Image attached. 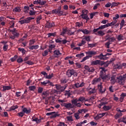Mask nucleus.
Returning <instances> with one entry per match:
<instances>
[{
  "label": "nucleus",
  "instance_id": "37",
  "mask_svg": "<svg viewBox=\"0 0 126 126\" xmlns=\"http://www.w3.org/2000/svg\"><path fill=\"white\" fill-rule=\"evenodd\" d=\"M24 113L23 112V111L21 112H19L17 114V117H19V118H23V117L24 116Z\"/></svg>",
  "mask_w": 126,
  "mask_h": 126
},
{
  "label": "nucleus",
  "instance_id": "48",
  "mask_svg": "<svg viewBox=\"0 0 126 126\" xmlns=\"http://www.w3.org/2000/svg\"><path fill=\"white\" fill-rule=\"evenodd\" d=\"M52 77H54V74L52 73L51 74L47 75L46 76H45V78L47 79H51Z\"/></svg>",
  "mask_w": 126,
  "mask_h": 126
},
{
  "label": "nucleus",
  "instance_id": "63",
  "mask_svg": "<svg viewBox=\"0 0 126 126\" xmlns=\"http://www.w3.org/2000/svg\"><path fill=\"white\" fill-rule=\"evenodd\" d=\"M83 33L84 34H86L87 35H88V34H89V33H90V31L87 30V29H84Z\"/></svg>",
  "mask_w": 126,
  "mask_h": 126
},
{
  "label": "nucleus",
  "instance_id": "22",
  "mask_svg": "<svg viewBox=\"0 0 126 126\" xmlns=\"http://www.w3.org/2000/svg\"><path fill=\"white\" fill-rule=\"evenodd\" d=\"M48 47H49L48 51L49 53H52V50L56 48V45L55 44H51L49 45Z\"/></svg>",
  "mask_w": 126,
  "mask_h": 126
},
{
  "label": "nucleus",
  "instance_id": "7",
  "mask_svg": "<svg viewBox=\"0 0 126 126\" xmlns=\"http://www.w3.org/2000/svg\"><path fill=\"white\" fill-rule=\"evenodd\" d=\"M107 27H109L108 24L101 26L97 29H94L93 30V33H96V32H98V30H103V29H105V28H107Z\"/></svg>",
  "mask_w": 126,
  "mask_h": 126
},
{
  "label": "nucleus",
  "instance_id": "6",
  "mask_svg": "<svg viewBox=\"0 0 126 126\" xmlns=\"http://www.w3.org/2000/svg\"><path fill=\"white\" fill-rule=\"evenodd\" d=\"M100 77L101 78V79L103 80V81H109L110 79H111V75L110 74H108L107 75H104V74H101L99 75Z\"/></svg>",
  "mask_w": 126,
  "mask_h": 126
},
{
  "label": "nucleus",
  "instance_id": "21",
  "mask_svg": "<svg viewBox=\"0 0 126 126\" xmlns=\"http://www.w3.org/2000/svg\"><path fill=\"white\" fill-rule=\"evenodd\" d=\"M40 83L42 86H47V85H48L49 83H50V80H46L43 82H41Z\"/></svg>",
  "mask_w": 126,
  "mask_h": 126
},
{
  "label": "nucleus",
  "instance_id": "1",
  "mask_svg": "<svg viewBox=\"0 0 126 126\" xmlns=\"http://www.w3.org/2000/svg\"><path fill=\"white\" fill-rule=\"evenodd\" d=\"M117 80L119 84L120 85H124L126 80V74L120 75L119 77H117Z\"/></svg>",
  "mask_w": 126,
  "mask_h": 126
},
{
  "label": "nucleus",
  "instance_id": "59",
  "mask_svg": "<svg viewBox=\"0 0 126 126\" xmlns=\"http://www.w3.org/2000/svg\"><path fill=\"white\" fill-rule=\"evenodd\" d=\"M29 14H30V15H31V16L35 15V14H36V11H34L31 10H30Z\"/></svg>",
  "mask_w": 126,
  "mask_h": 126
},
{
  "label": "nucleus",
  "instance_id": "52",
  "mask_svg": "<svg viewBox=\"0 0 126 126\" xmlns=\"http://www.w3.org/2000/svg\"><path fill=\"white\" fill-rule=\"evenodd\" d=\"M123 116V113H120V114H116L115 116V119H116V120L117 119H119V118H120V117H122Z\"/></svg>",
  "mask_w": 126,
  "mask_h": 126
},
{
  "label": "nucleus",
  "instance_id": "19",
  "mask_svg": "<svg viewBox=\"0 0 126 126\" xmlns=\"http://www.w3.org/2000/svg\"><path fill=\"white\" fill-rule=\"evenodd\" d=\"M110 78L111 84H112V85H114V84H115V83H116L117 82V80H116V76H112L111 77H110Z\"/></svg>",
  "mask_w": 126,
  "mask_h": 126
},
{
  "label": "nucleus",
  "instance_id": "3",
  "mask_svg": "<svg viewBox=\"0 0 126 126\" xmlns=\"http://www.w3.org/2000/svg\"><path fill=\"white\" fill-rule=\"evenodd\" d=\"M106 40H107L108 41L105 43V46L107 49H110V45L112 44V42H115V41L116 40V38L114 37H108L106 39Z\"/></svg>",
  "mask_w": 126,
  "mask_h": 126
},
{
  "label": "nucleus",
  "instance_id": "28",
  "mask_svg": "<svg viewBox=\"0 0 126 126\" xmlns=\"http://www.w3.org/2000/svg\"><path fill=\"white\" fill-rule=\"evenodd\" d=\"M29 49L32 50H34V49H35V50H37V49H39V45H36L31 46L30 47H29Z\"/></svg>",
  "mask_w": 126,
  "mask_h": 126
},
{
  "label": "nucleus",
  "instance_id": "2",
  "mask_svg": "<svg viewBox=\"0 0 126 126\" xmlns=\"http://www.w3.org/2000/svg\"><path fill=\"white\" fill-rule=\"evenodd\" d=\"M35 19V18L32 17H29L25 18L24 20H21L19 21V23H20L22 25V24H26L27 23H30L31 20Z\"/></svg>",
  "mask_w": 126,
  "mask_h": 126
},
{
  "label": "nucleus",
  "instance_id": "61",
  "mask_svg": "<svg viewBox=\"0 0 126 126\" xmlns=\"http://www.w3.org/2000/svg\"><path fill=\"white\" fill-rule=\"evenodd\" d=\"M41 19H42V17L41 16H39V17L37 18V19H36V23L37 24H40V21L41 20Z\"/></svg>",
  "mask_w": 126,
  "mask_h": 126
},
{
  "label": "nucleus",
  "instance_id": "26",
  "mask_svg": "<svg viewBox=\"0 0 126 126\" xmlns=\"http://www.w3.org/2000/svg\"><path fill=\"white\" fill-rule=\"evenodd\" d=\"M114 68L115 69H122V66H121V63H118L114 66Z\"/></svg>",
  "mask_w": 126,
  "mask_h": 126
},
{
  "label": "nucleus",
  "instance_id": "50",
  "mask_svg": "<svg viewBox=\"0 0 126 126\" xmlns=\"http://www.w3.org/2000/svg\"><path fill=\"white\" fill-rule=\"evenodd\" d=\"M48 37L50 38V37H52V36H53V37H55L56 35V32H52V33H48Z\"/></svg>",
  "mask_w": 126,
  "mask_h": 126
},
{
  "label": "nucleus",
  "instance_id": "40",
  "mask_svg": "<svg viewBox=\"0 0 126 126\" xmlns=\"http://www.w3.org/2000/svg\"><path fill=\"white\" fill-rule=\"evenodd\" d=\"M83 40H86L87 42H90L91 41V37L90 36H84Z\"/></svg>",
  "mask_w": 126,
  "mask_h": 126
},
{
  "label": "nucleus",
  "instance_id": "35",
  "mask_svg": "<svg viewBox=\"0 0 126 126\" xmlns=\"http://www.w3.org/2000/svg\"><path fill=\"white\" fill-rule=\"evenodd\" d=\"M111 108L112 107L110 106H106V105H104L103 107V109L104 111H109V110H111Z\"/></svg>",
  "mask_w": 126,
  "mask_h": 126
},
{
  "label": "nucleus",
  "instance_id": "14",
  "mask_svg": "<svg viewBox=\"0 0 126 126\" xmlns=\"http://www.w3.org/2000/svg\"><path fill=\"white\" fill-rule=\"evenodd\" d=\"M16 29H14L13 30H10V32H12V34H13V36L15 37V38H17L18 37H19V33L18 32H16Z\"/></svg>",
  "mask_w": 126,
  "mask_h": 126
},
{
  "label": "nucleus",
  "instance_id": "39",
  "mask_svg": "<svg viewBox=\"0 0 126 126\" xmlns=\"http://www.w3.org/2000/svg\"><path fill=\"white\" fill-rule=\"evenodd\" d=\"M88 48H94V47H96V45H97V44L96 43H92L90 44L89 43H88Z\"/></svg>",
  "mask_w": 126,
  "mask_h": 126
},
{
  "label": "nucleus",
  "instance_id": "33",
  "mask_svg": "<svg viewBox=\"0 0 126 126\" xmlns=\"http://www.w3.org/2000/svg\"><path fill=\"white\" fill-rule=\"evenodd\" d=\"M49 95L48 92H43L42 94L43 99H46V97H47Z\"/></svg>",
  "mask_w": 126,
  "mask_h": 126
},
{
  "label": "nucleus",
  "instance_id": "32",
  "mask_svg": "<svg viewBox=\"0 0 126 126\" xmlns=\"http://www.w3.org/2000/svg\"><path fill=\"white\" fill-rule=\"evenodd\" d=\"M117 21L114 20V21H112L110 23H107V25H108V27H110V26H113L115 25L116 23H117Z\"/></svg>",
  "mask_w": 126,
  "mask_h": 126
},
{
  "label": "nucleus",
  "instance_id": "13",
  "mask_svg": "<svg viewBox=\"0 0 126 126\" xmlns=\"http://www.w3.org/2000/svg\"><path fill=\"white\" fill-rule=\"evenodd\" d=\"M55 26V22H47L45 24V27L46 28H52V27H54Z\"/></svg>",
  "mask_w": 126,
  "mask_h": 126
},
{
  "label": "nucleus",
  "instance_id": "45",
  "mask_svg": "<svg viewBox=\"0 0 126 126\" xmlns=\"http://www.w3.org/2000/svg\"><path fill=\"white\" fill-rule=\"evenodd\" d=\"M10 26V28H13L14 27V25L15 23H14V21H11L9 23Z\"/></svg>",
  "mask_w": 126,
  "mask_h": 126
},
{
  "label": "nucleus",
  "instance_id": "46",
  "mask_svg": "<svg viewBox=\"0 0 126 126\" xmlns=\"http://www.w3.org/2000/svg\"><path fill=\"white\" fill-rule=\"evenodd\" d=\"M49 49L48 50H46L44 51L43 53H42V56L43 57H46V56H48V54H49Z\"/></svg>",
  "mask_w": 126,
  "mask_h": 126
},
{
  "label": "nucleus",
  "instance_id": "42",
  "mask_svg": "<svg viewBox=\"0 0 126 126\" xmlns=\"http://www.w3.org/2000/svg\"><path fill=\"white\" fill-rule=\"evenodd\" d=\"M117 39L118 41H122V40H124L125 37L123 35L120 34L118 35Z\"/></svg>",
  "mask_w": 126,
  "mask_h": 126
},
{
  "label": "nucleus",
  "instance_id": "57",
  "mask_svg": "<svg viewBox=\"0 0 126 126\" xmlns=\"http://www.w3.org/2000/svg\"><path fill=\"white\" fill-rule=\"evenodd\" d=\"M61 84H65V83H66L67 82V80L66 79L64 78L61 80Z\"/></svg>",
  "mask_w": 126,
  "mask_h": 126
},
{
  "label": "nucleus",
  "instance_id": "64",
  "mask_svg": "<svg viewBox=\"0 0 126 126\" xmlns=\"http://www.w3.org/2000/svg\"><path fill=\"white\" fill-rule=\"evenodd\" d=\"M44 90V89L42 87H39L38 89V93H42L43 92V91Z\"/></svg>",
  "mask_w": 126,
  "mask_h": 126
},
{
  "label": "nucleus",
  "instance_id": "24",
  "mask_svg": "<svg viewBox=\"0 0 126 126\" xmlns=\"http://www.w3.org/2000/svg\"><path fill=\"white\" fill-rule=\"evenodd\" d=\"M95 34V35H98V36H104L105 35V32H104V31L100 30L97 32V33H96V32L94 33Z\"/></svg>",
  "mask_w": 126,
  "mask_h": 126
},
{
  "label": "nucleus",
  "instance_id": "4",
  "mask_svg": "<svg viewBox=\"0 0 126 126\" xmlns=\"http://www.w3.org/2000/svg\"><path fill=\"white\" fill-rule=\"evenodd\" d=\"M66 75L68 76V77H71L72 75H74V76H77V73L75 72L74 70L71 69H69L66 71Z\"/></svg>",
  "mask_w": 126,
  "mask_h": 126
},
{
  "label": "nucleus",
  "instance_id": "27",
  "mask_svg": "<svg viewBox=\"0 0 126 126\" xmlns=\"http://www.w3.org/2000/svg\"><path fill=\"white\" fill-rule=\"evenodd\" d=\"M54 55L56 56L57 57H59V56H61L62 55V53H61V52L59 50H56L53 52Z\"/></svg>",
  "mask_w": 126,
  "mask_h": 126
},
{
  "label": "nucleus",
  "instance_id": "12",
  "mask_svg": "<svg viewBox=\"0 0 126 126\" xmlns=\"http://www.w3.org/2000/svg\"><path fill=\"white\" fill-rule=\"evenodd\" d=\"M55 14H58L59 16H62L63 15H66V13L64 12V11H54Z\"/></svg>",
  "mask_w": 126,
  "mask_h": 126
},
{
  "label": "nucleus",
  "instance_id": "55",
  "mask_svg": "<svg viewBox=\"0 0 126 126\" xmlns=\"http://www.w3.org/2000/svg\"><path fill=\"white\" fill-rule=\"evenodd\" d=\"M77 102H78V99H77V98H76L75 99H72L71 100L72 104H74V105H76V104L77 103Z\"/></svg>",
  "mask_w": 126,
  "mask_h": 126
},
{
  "label": "nucleus",
  "instance_id": "18",
  "mask_svg": "<svg viewBox=\"0 0 126 126\" xmlns=\"http://www.w3.org/2000/svg\"><path fill=\"white\" fill-rule=\"evenodd\" d=\"M87 55L88 56H95V55H97V52L95 51H90L87 52Z\"/></svg>",
  "mask_w": 126,
  "mask_h": 126
},
{
  "label": "nucleus",
  "instance_id": "17",
  "mask_svg": "<svg viewBox=\"0 0 126 126\" xmlns=\"http://www.w3.org/2000/svg\"><path fill=\"white\" fill-rule=\"evenodd\" d=\"M22 112H24V114H30L31 113V109H27V108L25 107L22 109Z\"/></svg>",
  "mask_w": 126,
  "mask_h": 126
},
{
  "label": "nucleus",
  "instance_id": "62",
  "mask_svg": "<svg viewBox=\"0 0 126 126\" xmlns=\"http://www.w3.org/2000/svg\"><path fill=\"white\" fill-rule=\"evenodd\" d=\"M47 1H41V0H39V4H40V5H44V4H45L46 3Z\"/></svg>",
  "mask_w": 126,
  "mask_h": 126
},
{
  "label": "nucleus",
  "instance_id": "23",
  "mask_svg": "<svg viewBox=\"0 0 126 126\" xmlns=\"http://www.w3.org/2000/svg\"><path fill=\"white\" fill-rule=\"evenodd\" d=\"M64 95L65 96H68V98L70 97V96H71L72 95L71 91L70 90L65 91Z\"/></svg>",
  "mask_w": 126,
  "mask_h": 126
},
{
  "label": "nucleus",
  "instance_id": "54",
  "mask_svg": "<svg viewBox=\"0 0 126 126\" xmlns=\"http://www.w3.org/2000/svg\"><path fill=\"white\" fill-rule=\"evenodd\" d=\"M120 4V2H114L111 4V7H114L115 6H118Z\"/></svg>",
  "mask_w": 126,
  "mask_h": 126
},
{
  "label": "nucleus",
  "instance_id": "49",
  "mask_svg": "<svg viewBox=\"0 0 126 126\" xmlns=\"http://www.w3.org/2000/svg\"><path fill=\"white\" fill-rule=\"evenodd\" d=\"M67 35H68V36H71L72 35H74V32H71L69 30H67Z\"/></svg>",
  "mask_w": 126,
  "mask_h": 126
},
{
  "label": "nucleus",
  "instance_id": "43",
  "mask_svg": "<svg viewBox=\"0 0 126 126\" xmlns=\"http://www.w3.org/2000/svg\"><path fill=\"white\" fill-rule=\"evenodd\" d=\"M84 100H85V97L83 96H80L78 99V102H81L83 103L84 102Z\"/></svg>",
  "mask_w": 126,
  "mask_h": 126
},
{
  "label": "nucleus",
  "instance_id": "58",
  "mask_svg": "<svg viewBox=\"0 0 126 126\" xmlns=\"http://www.w3.org/2000/svg\"><path fill=\"white\" fill-rule=\"evenodd\" d=\"M74 117L76 120H79L80 119V117H79V113H75Z\"/></svg>",
  "mask_w": 126,
  "mask_h": 126
},
{
  "label": "nucleus",
  "instance_id": "53",
  "mask_svg": "<svg viewBox=\"0 0 126 126\" xmlns=\"http://www.w3.org/2000/svg\"><path fill=\"white\" fill-rule=\"evenodd\" d=\"M67 32V30H66V29H63V31L60 34V35H61V36H64V34H65V33H66Z\"/></svg>",
  "mask_w": 126,
  "mask_h": 126
},
{
  "label": "nucleus",
  "instance_id": "47",
  "mask_svg": "<svg viewBox=\"0 0 126 126\" xmlns=\"http://www.w3.org/2000/svg\"><path fill=\"white\" fill-rule=\"evenodd\" d=\"M35 43V39H31L29 41V46H32Z\"/></svg>",
  "mask_w": 126,
  "mask_h": 126
},
{
  "label": "nucleus",
  "instance_id": "9",
  "mask_svg": "<svg viewBox=\"0 0 126 126\" xmlns=\"http://www.w3.org/2000/svg\"><path fill=\"white\" fill-rule=\"evenodd\" d=\"M46 116H52V118H57V117H60V114L58 112L56 113V112H49L46 114Z\"/></svg>",
  "mask_w": 126,
  "mask_h": 126
},
{
  "label": "nucleus",
  "instance_id": "34",
  "mask_svg": "<svg viewBox=\"0 0 126 126\" xmlns=\"http://www.w3.org/2000/svg\"><path fill=\"white\" fill-rule=\"evenodd\" d=\"M90 58H92V56H87L84 57L83 60L81 61V63H83L86 61V60H88V59H90Z\"/></svg>",
  "mask_w": 126,
  "mask_h": 126
},
{
  "label": "nucleus",
  "instance_id": "30",
  "mask_svg": "<svg viewBox=\"0 0 126 126\" xmlns=\"http://www.w3.org/2000/svg\"><path fill=\"white\" fill-rule=\"evenodd\" d=\"M16 109H18V106L17 105H14L11 106L9 109V112H11V111H14V110H16Z\"/></svg>",
  "mask_w": 126,
  "mask_h": 126
},
{
  "label": "nucleus",
  "instance_id": "31",
  "mask_svg": "<svg viewBox=\"0 0 126 126\" xmlns=\"http://www.w3.org/2000/svg\"><path fill=\"white\" fill-rule=\"evenodd\" d=\"M14 12H20L21 11V9L20 7H16L13 9Z\"/></svg>",
  "mask_w": 126,
  "mask_h": 126
},
{
  "label": "nucleus",
  "instance_id": "56",
  "mask_svg": "<svg viewBox=\"0 0 126 126\" xmlns=\"http://www.w3.org/2000/svg\"><path fill=\"white\" fill-rule=\"evenodd\" d=\"M85 44H86V41H85V40H82L81 41V43H79L78 44V46H79V47H81V46H82V45H85Z\"/></svg>",
  "mask_w": 126,
  "mask_h": 126
},
{
  "label": "nucleus",
  "instance_id": "10",
  "mask_svg": "<svg viewBox=\"0 0 126 126\" xmlns=\"http://www.w3.org/2000/svg\"><path fill=\"white\" fill-rule=\"evenodd\" d=\"M62 38H57L56 39V43H60V44H63V45H65V44H66L67 43V40L66 39H63L62 40Z\"/></svg>",
  "mask_w": 126,
  "mask_h": 126
},
{
  "label": "nucleus",
  "instance_id": "25",
  "mask_svg": "<svg viewBox=\"0 0 126 126\" xmlns=\"http://www.w3.org/2000/svg\"><path fill=\"white\" fill-rule=\"evenodd\" d=\"M2 88V91H6V90H10L11 87L9 86H3Z\"/></svg>",
  "mask_w": 126,
  "mask_h": 126
},
{
  "label": "nucleus",
  "instance_id": "36",
  "mask_svg": "<svg viewBox=\"0 0 126 126\" xmlns=\"http://www.w3.org/2000/svg\"><path fill=\"white\" fill-rule=\"evenodd\" d=\"M62 10V7L60 6L58 9H55L52 11V13L55 14L54 11H61Z\"/></svg>",
  "mask_w": 126,
  "mask_h": 126
},
{
  "label": "nucleus",
  "instance_id": "20",
  "mask_svg": "<svg viewBox=\"0 0 126 126\" xmlns=\"http://www.w3.org/2000/svg\"><path fill=\"white\" fill-rule=\"evenodd\" d=\"M102 80V78L100 77L98 78H95L93 81V84H96L97 82H100V81Z\"/></svg>",
  "mask_w": 126,
  "mask_h": 126
},
{
  "label": "nucleus",
  "instance_id": "29",
  "mask_svg": "<svg viewBox=\"0 0 126 126\" xmlns=\"http://www.w3.org/2000/svg\"><path fill=\"white\" fill-rule=\"evenodd\" d=\"M30 9V7L28 6H25L24 8V12L25 13H28L29 12V10Z\"/></svg>",
  "mask_w": 126,
  "mask_h": 126
},
{
  "label": "nucleus",
  "instance_id": "16",
  "mask_svg": "<svg viewBox=\"0 0 126 126\" xmlns=\"http://www.w3.org/2000/svg\"><path fill=\"white\" fill-rule=\"evenodd\" d=\"M97 58L99 60H103V61H105V60H107V57H105V55H103V53H101L99 55L97 56Z\"/></svg>",
  "mask_w": 126,
  "mask_h": 126
},
{
  "label": "nucleus",
  "instance_id": "60",
  "mask_svg": "<svg viewBox=\"0 0 126 126\" xmlns=\"http://www.w3.org/2000/svg\"><path fill=\"white\" fill-rule=\"evenodd\" d=\"M76 57L77 58H82V57H84V53H80V54H77L76 55Z\"/></svg>",
  "mask_w": 126,
  "mask_h": 126
},
{
  "label": "nucleus",
  "instance_id": "44",
  "mask_svg": "<svg viewBox=\"0 0 126 126\" xmlns=\"http://www.w3.org/2000/svg\"><path fill=\"white\" fill-rule=\"evenodd\" d=\"M98 12H93L90 14V18L91 19H93V17L96 15V14H98Z\"/></svg>",
  "mask_w": 126,
  "mask_h": 126
},
{
  "label": "nucleus",
  "instance_id": "15",
  "mask_svg": "<svg viewBox=\"0 0 126 126\" xmlns=\"http://www.w3.org/2000/svg\"><path fill=\"white\" fill-rule=\"evenodd\" d=\"M65 108L66 109H73L74 105L70 103H66L65 105Z\"/></svg>",
  "mask_w": 126,
  "mask_h": 126
},
{
  "label": "nucleus",
  "instance_id": "41",
  "mask_svg": "<svg viewBox=\"0 0 126 126\" xmlns=\"http://www.w3.org/2000/svg\"><path fill=\"white\" fill-rule=\"evenodd\" d=\"M103 115H102V114H99L98 115H97L96 116H95L94 119V120H95L96 121H97V120H99V119H101V118H102Z\"/></svg>",
  "mask_w": 126,
  "mask_h": 126
},
{
  "label": "nucleus",
  "instance_id": "8",
  "mask_svg": "<svg viewBox=\"0 0 126 126\" xmlns=\"http://www.w3.org/2000/svg\"><path fill=\"white\" fill-rule=\"evenodd\" d=\"M98 64L102 66L103 65V61L101 60H95L91 62L92 65H97Z\"/></svg>",
  "mask_w": 126,
  "mask_h": 126
},
{
  "label": "nucleus",
  "instance_id": "5",
  "mask_svg": "<svg viewBox=\"0 0 126 126\" xmlns=\"http://www.w3.org/2000/svg\"><path fill=\"white\" fill-rule=\"evenodd\" d=\"M88 14V10H83L82 11V15L81 16H82V18H83V19H86V20H89V19H90V18H89L88 17V15H87Z\"/></svg>",
  "mask_w": 126,
  "mask_h": 126
},
{
  "label": "nucleus",
  "instance_id": "38",
  "mask_svg": "<svg viewBox=\"0 0 126 126\" xmlns=\"http://www.w3.org/2000/svg\"><path fill=\"white\" fill-rule=\"evenodd\" d=\"M29 89L30 91H35V90H36V86H30L29 87Z\"/></svg>",
  "mask_w": 126,
  "mask_h": 126
},
{
  "label": "nucleus",
  "instance_id": "51",
  "mask_svg": "<svg viewBox=\"0 0 126 126\" xmlns=\"http://www.w3.org/2000/svg\"><path fill=\"white\" fill-rule=\"evenodd\" d=\"M18 51H19L20 52H21L23 55L25 54V53L26 52V50H25L24 48H19Z\"/></svg>",
  "mask_w": 126,
  "mask_h": 126
},
{
  "label": "nucleus",
  "instance_id": "11",
  "mask_svg": "<svg viewBox=\"0 0 126 126\" xmlns=\"http://www.w3.org/2000/svg\"><path fill=\"white\" fill-rule=\"evenodd\" d=\"M97 88L100 93H101V94H103V93H105V91H106V89H103V86H102V84L98 85L97 86Z\"/></svg>",
  "mask_w": 126,
  "mask_h": 126
}]
</instances>
